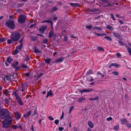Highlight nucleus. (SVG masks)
<instances>
[{
	"mask_svg": "<svg viewBox=\"0 0 131 131\" xmlns=\"http://www.w3.org/2000/svg\"><path fill=\"white\" fill-rule=\"evenodd\" d=\"M58 10L57 7H53L51 10H50V12L51 13H52L54 11H56Z\"/></svg>",
	"mask_w": 131,
	"mask_h": 131,
	"instance_id": "nucleus-23",
	"label": "nucleus"
},
{
	"mask_svg": "<svg viewBox=\"0 0 131 131\" xmlns=\"http://www.w3.org/2000/svg\"><path fill=\"white\" fill-rule=\"evenodd\" d=\"M93 29H96L99 30H102V28L101 27H96V26L94 27H93Z\"/></svg>",
	"mask_w": 131,
	"mask_h": 131,
	"instance_id": "nucleus-40",
	"label": "nucleus"
},
{
	"mask_svg": "<svg viewBox=\"0 0 131 131\" xmlns=\"http://www.w3.org/2000/svg\"><path fill=\"white\" fill-rule=\"evenodd\" d=\"M44 60L45 61V63L48 64H49L50 63V62L51 61V59H45Z\"/></svg>",
	"mask_w": 131,
	"mask_h": 131,
	"instance_id": "nucleus-19",
	"label": "nucleus"
},
{
	"mask_svg": "<svg viewBox=\"0 0 131 131\" xmlns=\"http://www.w3.org/2000/svg\"><path fill=\"white\" fill-rule=\"evenodd\" d=\"M21 66L23 68H27V66L24 64H22Z\"/></svg>",
	"mask_w": 131,
	"mask_h": 131,
	"instance_id": "nucleus-61",
	"label": "nucleus"
},
{
	"mask_svg": "<svg viewBox=\"0 0 131 131\" xmlns=\"http://www.w3.org/2000/svg\"><path fill=\"white\" fill-rule=\"evenodd\" d=\"M0 118L4 119L2 122L3 127L4 128H8L12 123V119L10 116L8 110L6 109H2L0 111Z\"/></svg>",
	"mask_w": 131,
	"mask_h": 131,
	"instance_id": "nucleus-1",
	"label": "nucleus"
},
{
	"mask_svg": "<svg viewBox=\"0 0 131 131\" xmlns=\"http://www.w3.org/2000/svg\"><path fill=\"white\" fill-rule=\"evenodd\" d=\"M50 23L51 25V26H52L53 25V23L50 20H44L42 22V23Z\"/></svg>",
	"mask_w": 131,
	"mask_h": 131,
	"instance_id": "nucleus-16",
	"label": "nucleus"
},
{
	"mask_svg": "<svg viewBox=\"0 0 131 131\" xmlns=\"http://www.w3.org/2000/svg\"><path fill=\"white\" fill-rule=\"evenodd\" d=\"M106 28L111 31H112L113 30V28L109 25H107L106 27Z\"/></svg>",
	"mask_w": 131,
	"mask_h": 131,
	"instance_id": "nucleus-29",
	"label": "nucleus"
},
{
	"mask_svg": "<svg viewBox=\"0 0 131 131\" xmlns=\"http://www.w3.org/2000/svg\"><path fill=\"white\" fill-rule=\"evenodd\" d=\"M118 42L121 45L123 46L124 45V43L122 41H119Z\"/></svg>",
	"mask_w": 131,
	"mask_h": 131,
	"instance_id": "nucleus-58",
	"label": "nucleus"
},
{
	"mask_svg": "<svg viewBox=\"0 0 131 131\" xmlns=\"http://www.w3.org/2000/svg\"><path fill=\"white\" fill-rule=\"evenodd\" d=\"M94 34L98 36H101V34H100L97 33L96 32H95Z\"/></svg>",
	"mask_w": 131,
	"mask_h": 131,
	"instance_id": "nucleus-57",
	"label": "nucleus"
},
{
	"mask_svg": "<svg viewBox=\"0 0 131 131\" xmlns=\"http://www.w3.org/2000/svg\"><path fill=\"white\" fill-rule=\"evenodd\" d=\"M117 57L118 58H119L121 57V55L119 53H116Z\"/></svg>",
	"mask_w": 131,
	"mask_h": 131,
	"instance_id": "nucleus-49",
	"label": "nucleus"
},
{
	"mask_svg": "<svg viewBox=\"0 0 131 131\" xmlns=\"http://www.w3.org/2000/svg\"><path fill=\"white\" fill-rule=\"evenodd\" d=\"M5 25L7 27L11 29H13L15 27V25L14 21L13 20H9L6 21L5 23Z\"/></svg>",
	"mask_w": 131,
	"mask_h": 131,
	"instance_id": "nucleus-4",
	"label": "nucleus"
},
{
	"mask_svg": "<svg viewBox=\"0 0 131 131\" xmlns=\"http://www.w3.org/2000/svg\"><path fill=\"white\" fill-rule=\"evenodd\" d=\"M23 47V44L21 43L17 47H16L17 49H19V50H21L22 49Z\"/></svg>",
	"mask_w": 131,
	"mask_h": 131,
	"instance_id": "nucleus-22",
	"label": "nucleus"
},
{
	"mask_svg": "<svg viewBox=\"0 0 131 131\" xmlns=\"http://www.w3.org/2000/svg\"><path fill=\"white\" fill-rule=\"evenodd\" d=\"M94 91V90L93 89H91L89 90L86 89V92H90L92 91Z\"/></svg>",
	"mask_w": 131,
	"mask_h": 131,
	"instance_id": "nucleus-44",
	"label": "nucleus"
},
{
	"mask_svg": "<svg viewBox=\"0 0 131 131\" xmlns=\"http://www.w3.org/2000/svg\"><path fill=\"white\" fill-rule=\"evenodd\" d=\"M110 15L111 16V18L113 19L114 20H116V19L114 17V15L112 13H110Z\"/></svg>",
	"mask_w": 131,
	"mask_h": 131,
	"instance_id": "nucleus-39",
	"label": "nucleus"
},
{
	"mask_svg": "<svg viewBox=\"0 0 131 131\" xmlns=\"http://www.w3.org/2000/svg\"><path fill=\"white\" fill-rule=\"evenodd\" d=\"M126 126L128 128L131 127V124H127L126 125Z\"/></svg>",
	"mask_w": 131,
	"mask_h": 131,
	"instance_id": "nucleus-46",
	"label": "nucleus"
},
{
	"mask_svg": "<svg viewBox=\"0 0 131 131\" xmlns=\"http://www.w3.org/2000/svg\"><path fill=\"white\" fill-rule=\"evenodd\" d=\"M104 38L106 39L107 40H108L110 41H111L112 39L109 36H106L104 37Z\"/></svg>",
	"mask_w": 131,
	"mask_h": 131,
	"instance_id": "nucleus-31",
	"label": "nucleus"
},
{
	"mask_svg": "<svg viewBox=\"0 0 131 131\" xmlns=\"http://www.w3.org/2000/svg\"><path fill=\"white\" fill-rule=\"evenodd\" d=\"M120 121L121 122L122 124H127L128 123V121L127 120L126 118L121 119Z\"/></svg>",
	"mask_w": 131,
	"mask_h": 131,
	"instance_id": "nucleus-11",
	"label": "nucleus"
},
{
	"mask_svg": "<svg viewBox=\"0 0 131 131\" xmlns=\"http://www.w3.org/2000/svg\"><path fill=\"white\" fill-rule=\"evenodd\" d=\"M28 85L26 83H22L19 87L18 90L19 91L23 92L27 89Z\"/></svg>",
	"mask_w": 131,
	"mask_h": 131,
	"instance_id": "nucleus-5",
	"label": "nucleus"
},
{
	"mask_svg": "<svg viewBox=\"0 0 131 131\" xmlns=\"http://www.w3.org/2000/svg\"><path fill=\"white\" fill-rule=\"evenodd\" d=\"M9 92V91H8L7 90H6L5 91L3 92V94L6 95L8 94Z\"/></svg>",
	"mask_w": 131,
	"mask_h": 131,
	"instance_id": "nucleus-32",
	"label": "nucleus"
},
{
	"mask_svg": "<svg viewBox=\"0 0 131 131\" xmlns=\"http://www.w3.org/2000/svg\"><path fill=\"white\" fill-rule=\"evenodd\" d=\"M15 116L17 118H19L20 116V115L18 112H16L15 114Z\"/></svg>",
	"mask_w": 131,
	"mask_h": 131,
	"instance_id": "nucleus-21",
	"label": "nucleus"
},
{
	"mask_svg": "<svg viewBox=\"0 0 131 131\" xmlns=\"http://www.w3.org/2000/svg\"><path fill=\"white\" fill-rule=\"evenodd\" d=\"M5 41V39L4 38H0V42H2L4 41Z\"/></svg>",
	"mask_w": 131,
	"mask_h": 131,
	"instance_id": "nucleus-42",
	"label": "nucleus"
},
{
	"mask_svg": "<svg viewBox=\"0 0 131 131\" xmlns=\"http://www.w3.org/2000/svg\"><path fill=\"white\" fill-rule=\"evenodd\" d=\"M31 39L34 41H36L37 40V37L34 36H32L31 37Z\"/></svg>",
	"mask_w": 131,
	"mask_h": 131,
	"instance_id": "nucleus-27",
	"label": "nucleus"
},
{
	"mask_svg": "<svg viewBox=\"0 0 131 131\" xmlns=\"http://www.w3.org/2000/svg\"><path fill=\"white\" fill-rule=\"evenodd\" d=\"M99 99V97L97 96L96 97L94 98V100H97Z\"/></svg>",
	"mask_w": 131,
	"mask_h": 131,
	"instance_id": "nucleus-63",
	"label": "nucleus"
},
{
	"mask_svg": "<svg viewBox=\"0 0 131 131\" xmlns=\"http://www.w3.org/2000/svg\"><path fill=\"white\" fill-rule=\"evenodd\" d=\"M59 123V121L58 120H56L54 121V123L56 125H58Z\"/></svg>",
	"mask_w": 131,
	"mask_h": 131,
	"instance_id": "nucleus-50",
	"label": "nucleus"
},
{
	"mask_svg": "<svg viewBox=\"0 0 131 131\" xmlns=\"http://www.w3.org/2000/svg\"><path fill=\"white\" fill-rule=\"evenodd\" d=\"M88 11L89 12H94L96 11H99V10L98 9L94 8V9H88Z\"/></svg>",
	"mask_w": 131,
	"mask_h": 131,
	"instance_id": "nucleus-15",
	"label": "nucleus"
},
{
	"mask_svg": "<svg viewBox=\"0 0 131 131\" xmlns=\"http://www.w3.org/2000/svg\"><path fill=\"white\" fill-rule=\"evenodd\" d=\"M85 98L84 97H81L79 99L78 102L79 103L81 102L83 100H85Z\"/></svg>",
	"mask_w": 131,
	"mask_h": 131,
	"instance_id": "nucleus-24",
	"label": "nucleus"
},
{
	"mask_svg": "<svg viewBox=\"0 0 131 131\" xmlns=\"http://www.w3.org/2000/svg\"><path fill=\"white\" fill-rule=\"evenodd\" d=\"M12 127L13 129H16L17 128L19 127L18 126H15L14 125Z\"/></svg>",
	"mask_w": 131,
	"mask_h": 131,
	"instance_id": "nucleus-52",
	"label": "nucleus"
},
{
	"mask_svg": "<svg viewBox=\"0 0 131 131\" xmlns=\"http://www.w3.org/2000/svg\"><path fill=\"white\" fill-rule=\"evenodd\" d=\"M18 92V90L16 91H14L13 92L12 94L13 95L15 96L17 101L18 104L20 105H23V104L21 99L19 96L18 94L17 93V92Z\"/></svg>",
	"mask_w": 131,
	"mask_h": 131,
	"instance_id": "nucleus-3",
	"label": "nucleus"
},
{
	"mask_svg": "<svg viewBox=\"0 0 131 131\" xmlns=\"http://www.w3.org/2000/svg\"><path fill=\"white\" fill-rule=\"evenodd\" d=\"M26 17L25 15L22 14L20 15L18 18V21L20 23H23L25 21Z\"/></svg>",
	"mask_w": 131,
	"mask_h": 131,
	"instance_id": "nucleus-6",
	"label": "nucleus"
},
{
	"mask_svg": "<svg viewBox=\"0 0 131 131\" xmlns=\"http://www.w3.org/2000/svg\"><path fill=\"white\" fill-rule=\"evenodd\" d=\"M12 59L10 57H8L7 59V61L8 62L10 63L12 61Z\"/></svg>",
	"mask_w": 131,
	"mask_h": 131,
	"instance_id": "nucleus-34",
	"label": "nucleus"
},
{
	"mask_svg": "<svg viewBox=\"0 0 131 131\" xmlns=\"http://www.w3.org/2000/svg\"><path fill=\"white\" fill-rule=\"evenodd\" d=\"M69 4L71 5L72 6L76 7H79L80 6V5L78 4V3H68Z\"/></svg>",
	"mask_w": 131,
	"mask_h": 131,
	"instance_id": "nucleus-10",
	"label": "nucleus"
},
{
	"mask_svg": "<svg viewBox=\"0 0 131 131\" xmlns=\"http://www.w3.org/2000/svg\"><path fill=\"white\" fill-rule=\"evenodd\" d=\"M127 50L130 55V54H131V48H128Z\"/></svg>",
	"mask_w": 131,
	"mask_h": 131,
	"instance_id": "nucleus-47",
	"label": "nucleus"
},
{
	"mask_svg": "<svg viewBox=\"0 0 131 131\" xmlns=\"http://www.w3.org/2000/svg\"><path fill=\"white\" fill-rule=\"evenodd\" d=\"M119 128V125H117L116 126H115L114 127V129L115 130H118Z\"/></svg>",
	"mask_w": 131,
	"mask_h": 131,
	"instance_id": "nucleus-37",
	"label": "nucleus"
},
{
	"mask_svg": "<svg viewBox=\"0 0 131 131\" xmlns=\"http://www.w3.org/2000/svg\"><path fill=\"white\" fill-rule=\"evenodd\" d=\"M12 41L11 39H8L7 41V43L8 44H10L12 42Z\"/></svg>",
	"mask_w": 131,
	"mask_h": 131,
	"instance_id": "nucleus-43",
	"label": "nucleus"
},
{
	"mask_svg": "<svg viewBox=\"0 0 131 131\" xmlns=\"http://www.w3.org/2000/svg\"><path fill=\"white\" fill-rule=\"evenodd\" d=\"M93 73V72L91 70H88L86 73L87 74L89 75L90 74H92Z\"/></svg>",
	"mask_w": 131,
	"mask_h": 131,
	"instance_id": "nucleus-33",
	"label": "nucleus"
},
{
	"mask_svg": "<svg viewBox=\"0 0 131 131\" xmlns=\"http://www.w3.org/2000/svg\"><path fill=\"white\" fill-rule=\"evenodd\" d=\"M30 75V73H26L25 74V75L26 77H28Z\"/></svg>",
	"mask_w": 131,
	"mask_h": 131,
	"instance_id": "nucleus-62",
	"label": "nucleus"
},
{
	"mask_svg": "<svg viewBox=\"0 0 131 131\" xmlns=\"http://www.w3.org/2000/svg\"><path fill=\"white\" fill-rule=\"evenodd\" d=\"M88 124L89 126L91 128H92L93 127V125L91 121H89L88 122Z\"/></svg>",
	"mask_w": 131,
	"mask_h": 131,
	"instance_id": "nucleus-20",
	"label": "nucleus"
},
{
	"mask_svg": "<svg viewBox=\"0 0 131 131\" xmlns=\"http://www.w3.org/2000/svg\"><path fill=\"white\" fill-rule=\"evenodd\" d=\"M43 75V73H40L39 75H38L37 78H39Z\"/></svg>",
	"mask_w": 131,
	"mask_h": 131,
	"instance_id": "nucleus-60",
	"label": "nucleus"
},
{
	"mask_svg": "<svg viewBox=\"0 0 131 131\" xmlns=\"http://www.w3.org/2000/svg\"><path fill=\"white\" fill-rule=\"evenodd\" d=\"M5 101L6 104H7L8 103L9 101L8 99L7 98L5 99Z\"/></svg>",
	"mask_w": 131,
	"mask_h": 131,
	"instance_id": "nucleus-45",
	"label": "nucleus"
},
{
	"mask_svg": "<svg viewBox=\"0 0 131 131\" xmlns=\"http://www.w3.org/2000/svg\"><path fill=\"white\" fill-rule=\"evenodd\" d=\"M97 49L98 51H103L104 50V49L103 48L100 47H98L97 48Z\"/></svg>",
	"mask_w": 131,
	"mask_h": 131,
	"instance_id": "nucleus-38",
	"label": "nucleus"
},
{
	"mask_svg": "<svg viewBox=\"0 0 131 131\" xmlns=\"http://www.w3.org/2000/svg\"><path fill=\"white\" fill-rule=\"evenodd\" d=\"M64 58H59L57 59L55 61V62L56 63H57L59 62L61 63L62 62L64 59Z\"/></svg>",
	"mask_w": 131,
	"mask_h": 131,
	"instance_id": "nucleus-12",
	"label": "nucleus"
},
{
	"mask_svg": "<svg viewBox=\"0 0 131 131\" xmlns=\"http://www.w3.org/2000/svg\"><path fill=\"white\" fill-rule=\"evenodd\" d=\"M113 34L114 35V36H116V37H117V38H118V39H119L121 40L122 39V38L121 37V36H120V35L117 33L114 32L113 33Z\"/></svg>",
	"mask_w": 131,
	"mask_h": 131,
	"instance_id": "nucleus-18",
	"label": "nucleus"
},
{
	"mask_svg": "<svg viewBox=\"0 0 131 131\" xmlns=\"http://www.w3.org/2000/svg\"><path fill=\"white\" fill-rule=\"evenodd\" d=\"M34 51L35 53H40L41 52V51L36 47L34 48Z\"/></svg>",
	"mask_w": 131,
	"mask_h": 131,
	"instance_id": "nucleus-14",
	"label": "nucleus"
},
{
	"mask_svg": "<svg viewBox=\"0 0 131 131\" xmlns=\"http://www.w3.org/2000/svg\"><path fill=\"white\" fill-rule=\"evenodd\" d=\"M48 118L50 121L53 120L54 119V118L52 116H49Z\"/></svg>",
	"mask_w": 131,
	"mask_h": 131,
	"instance_id": "nucleus-48",
	"label": "nucleus"
},
{
	"mask_svg": "<svg viewBox=\"0 0 131 131\" xmlns=\"http://www.w3.org/2000/svg\"><path fill=\"white\" fill-rule=\"evenodd\" d=\"M86 89H84L83 90H81L80 91V92L81 93H82L83 92H86Z\"/></svg>",
	"mask_w": 131,
	"mask_h": 131,
	"instance_id": "nucleus-59",
	"label": "nucleus"
},
{
	"mask_svg": "<svg viewBox=\"0 0 131 131\" xmlns=\"http://www.w3.org/2000/svg\"><path fill=\"white\" fill-rule=\"evenodd\" d=\"M111 66H114L115 67H118L120 66V65L116 63H112L111 64Z\"/></svg>",
	"mask_w": 131,
	"mask_h": 131,
	"instance_id": "nucleus-25",
	"label": "nucleus"
},
{
	"mask_svg": "<svg viewBox=\"0 0 131 131\" xmlns=\"http://www.w3.org/2000/svg\"><path fill=\"white\" fill-rule=\"evenodd\" d=\"M58 129L59 130L61 131L64 129V128L63 127H59Z\"/></svg>",
	"mask_w": 131,
	"mask_h": 131,
	"instance_id": "nucleus-56",
	"label": "nucleus"
},
{
	"mask_svg": "<svg viewBox=\"0 0 131 131\" xmlns=\"http://www.w3.org/2000/svg\"><path fill=\"white\" fill-rule=\"evenodd\" d=\"M12 66L14 68H15L16 69V70H18L20 68V67H17V66L15 64V63H13V64H11Z\"/></svg>",
	"mask_w": 131,
	"mask_h": 131,
	"instance_id": "nucleus-17",
	"label": "nucleus"
},
{
	"mask_svg": "<svg viewBox=\"0 0 131 131\" xmlns=\"http://www.w3.org/2000/svg\"><path fill=\"white\" fill-rule=\"evenodd\" d=\"M111 74H113L114 76H116L118 75V73L117 72L114 71L113 72L111 73Z\"/></svg>",
	"mask_w": 131,
	"mask_h": 131,
	"instance_id": "nucleus-35",
	"label": "nucleus"
},
{
	"mask_svg": "<svg viewBox=\"0 0 131 131\" xmlns=\"http://www.w3.org/2000/svg\"><path fill=\"white\" fill-rule=\"evenodd\" d=\"M36 25L35 24H32L29 26V28H31L32 27H33L35 25Z\"/></svg>",
	"mask_w": 131,
	"mask_h": 131,
	"instance_id": "nucleus-55",
	"label": "nucleus"
},
{
	"mask_svg": "<svg viewBox=\"0 0 131 131\" xmlns=\"http://www.w3.org/2000/svg\"><path fill=\"white\" fill-rule=\"evenodd\" d=\"M47 26H43L39 29V31L41 33H43L46 30Z\"/></svg>",
	"mask_w": 131,
	"mask_h": 131,
	"instance_id": "nucleus-7",
	"label": "nucleus"
},
{
	"mask_svg": "<svg viewBox=\"0 0 131 131\" xmlns=\"http://www.w3.org/2000/svg\"><path fill=\"white\" fill-rule=\"evenodd\" d=\"M5 78L7 80L9 81L11 80L14 79V76L13 75L10 74L9 75L6 76L4 77V78Z\"/></svg>",
	"mask_w": 131,
	"mask_h": 131,
	"instance_id": "nucleus-8",
	"label": "nucleus"
},
{
	"mask_svg": "<svg viewBox=\"0 0 131 131\" xmlns=\"http://www.w3.org/2000/svg\"><path fill=\"white\" fill-rule=\"evenodd\" d=\"M48 40L47 38L44 39L42 41V42L43 43L46 44L48 42Z\"/></svg>",
	"mask_w": 131,
	"mask_h": 131,
	"instance_id": "nucleus-30",
	"label": "nucleus"
},
{
	"mask_svg": "<svg viewBox=\"0 0 131 131\" xmlns=\"http://www.w3.org/2000/svg\"><path fill=\"white\" fill-rule=\"evenodd\" d=\"M53 34V32L51 30L49 33V38H51Z\"/></svg>",
	"mask_w": 131,
	"mask_h": 131,
	"instance_id": "nucleus-28",
	"label": "nucleus"
},
{
	"mask_svg": "<svg viewBox=\"0 0 131 131\" xmlns=\"http://www.w3.org/2000/svg\"><path fill=\"white\" fill-rule=\"evenodd\" d=\"M34 111H35V112H34V113L32 114V116H34L36 114H37V112L35 110H34Z\"/></svg>",
	"mask_w": 131,
	"mask_h": 131,
	"instance_id": "nucleus-64",
	"label": "nucleus"
},
{
	"mask_svg": "<svg viewBox=\"0 0 131 131\" xmlns=\"http://www.w3.org/2000/svg\"><path fill=\"white\" fill-rule=\"evenodd\" d=\"M53 95L51 90H50L49 91L47 92L46 97H47L49 96H52Z\"/></svg>",
	"mask_w": 131,
	"mask_h": 131,
	"instance_id": "nucleus-13",
	"label": "nucleus"
},
{
	"mask_svg": "<svg viewBox=\"0 0 131 131\" xmlns=\"http://www.w3.org/2000/svg\"><path fill=\"white\" fill-rule=\"evenodd\" d=\"M31 111H29L27 112L26 113L23 115V116L25 117H26L27 118L31 114Z\"/></svg>",
	"mask_w": 131,
	"mask_h": 131,
	"instance_id": "nucleus-9",
	"label": "nucleus"
},
{
	"mask_svg": "<svg viewBox=\"0 0 131 131\" xmlns=\"http://www.w3.org/2000/svg\"><path fill=\"white\" fill-rule=\"evenodd\" d=\"M18 52V49H17V48H16L15 50L13 51V54L15 55Z\"/></svg>",
	"mask_w": 131,
	"mask_h": 131,
	"instance_id": "nucleus-26",
	"label": "nucleus"
},
{
	"mask_svg": "<svg viewBox=\"0 0 131 131\" xmlns=\"http://www.w3.org/2000/svg\"><path fill=\"white\" fill-rule=\"evenodd\" d=\"M30 59V56H27L25 60L26 61H28Z\"/></svg>",
	"mask_w": 131,
	"mask_h": 131,
	"instance_id": "nucleus-41",
	"label": "nucleus"
},
{
	"mask_svg": "<svg viewBox=\"0 0 131 131\" xmlns=\"http://www.w3.org/2000/svg\"><path fill=\"white\" fill-rule=\"evenodd\" d=\"M20 34L17 32H13L10 36V39L13 41H18L20 38Z\"/></svg>",
	"mask_w": 131,
	"mask_h": 131,
	"instance_id": "nucleus-2",
	"label": "nucleus"
},
{
	"mask_svg": "<svg viewBox=\"0 0 131 131\" xmlns=\"http://www.w3.org/2000/svg\"><path fill=\"white\" fill-rule=\"evenodd\" d=\"M86 28L89 29H92V28H93V27H92L90 25H87L86 26Z\"/></svg>",
	"mask_w": 131,
	"mask_h": 131,
	"instance_id": "nucleus-36",
	"label": "nucleus"
},
{
	"mask_svg": "<svg viewBox=\"0 0 131 131\" xmlns=\"http://www.w3.org/2000/svg\"><path fill=\"white\" fill-rule=\"evenodd\" d=\"M57 36L56 35H53L52 38L54 40H55Z\"/></svg>",
	"mask_w": 131,
	"mask_h": 131,
	"instance_id": "nucleus-51",
	"label": "nucleus"
},
{
	"mask_svg": "<svg viewBox=\"0 0 131 131\" xmlns=\"http://www.w3.org/2000/svg\"><path fill=\"white\" fill-rule=\"evenodd\" d=\"M68 38L66 36H64V40L65 41H67L68 40Z\"/></svg>",
	"mask_w": 131,
	"mask_h": 131,
	"instance_id": "nucleus-53",
	"label": "nucleus"
},
{
	"mask_svg": "<svg viewBox=\"0 0 131 131\" xmlns=\"http://www.w3.org/2000/svg\"><path fill=\"white\" fill-rule=\"evenodd\" d=\"M108 121H109L110 120H111L112 119V118L111 117H110L109 118H107L106 119Z\"/></svg>",
	"mask_w": 131,
	"mask_h": 131,
	"instance_id": "nucleus-54",
	"label": "nucleus"
}]
</instances>
